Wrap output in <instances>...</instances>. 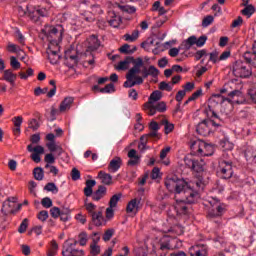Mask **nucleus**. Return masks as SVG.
<instances>
[{"instance_id":"1","label":"nucleus","mask_w":256,"mask_h":256,"mask_svg":"<svg viewBox=\"0 0 256 256\" xmlns=\"http://www.w3.org/2000/svg\"><path fill=\"white\" fill-rule=\"evenodd\" d=\"M166 189L168 191L174 192L175 195L183 194L186 197L187 203H197L201 199L200 191H203L205 184L196 180L194 182L187 183L185 180L173 178H167L165 180Z\"/></svg>"},{"instance_id":"2","label":"nucleus","mask_w":256,"mask_h":256,"mask_svg":"<svg viewBox=\"0 0 256 256\" xmlns=\"http://www.w3.org/2000/svg\"><path fill=\"white\" fill-rule=\"evenodd\" d=\"M44 33L49 42L46 49V55L51 65H57L59 59H61V47L59 43L63 40V26H49L46 27Z\"/></svg>"},{"instance_id":"3","label":"nucleus","mask_w":256,"mask_h":256,"mask_svg":"<svg viewBox=\"0 0 256 256\" xmlns=\"http://www.w3.org/2000/svg\"><path fill=\"white\" fill-rule=\"evenodd\" d=\"M133 63V67L126 74V81L124 82V87L126 89H131L135 85H143V78L139 76L141 73V67H143V58H133L126 57L125 60L118 63L116 66L117 71H125L129 69V64Z\"/></svg>"},{"instance_id":"4","label":"nucleus","mask_w":256,"mask_h":256,"mask_svg":"<svg viewBox=\"0 0 256 256\" xmlns=\"http://www.w3.org/2000/svg\"><path fill=\"white\" fill-rule=\"evenodd\" d=\"M171 235H164L159 242L153 246V252L157 256H167L169 251L172 249H176L177 245V236L176 235H183L184 230L183 227L176 225L168 230Z\"/></svg>"},{"instance_id":"5","label":"nucleus","mask_w":256,"mask_h":256,"mask_svg":"<svg viewBox=\"0 0 256 256\" xmlns=\"http://www.w3.org/2000/svg\"><path fill=\"white\" fill-rule=\"evenodd\" d=\"M244 59L246 62L242 60H238L233 64L232 71L235 77H241L242 79H247V77H251L253 71L251 67L256 69V41L252 46V51H246L244 53Z\"/></svg>"},{"instance_id":"6","label":"nucleus","mask_w":256,"mask_h":256,"mask_svg":"<svg viewBox=\"0 0 256 256\" xmlns=\"http://www.w3.org/2000/svg\"><path fill=\"white\" fill-rule=\"evenodd\" d=\"M205 113L208 119L203 120L196 127L197 133L199 135H202L203 137L209 136L213 131V127L221 126V124H218L217 122H215V119H219V115L215 113V110L211 109V106H208V108H206Z\"/></svg>"},{"instance_id":"7","label":"nucleus","mask_w":256,"mask_h":256,"mask_svg":"<svg viewBox=\"0 0 256 256\" xmlns=\"http://www.w3.org/2000/svg\"><path fill=\"white\" fill-rule=\"evenodd\" d=\"M97 185L95 180H87L84 188L85 197H92L93 201H101L105 195H107V187L100 185L98 189L93 193V187Z\"/></svg>"},{"instance_id":"8","label":"nucleus","mask_w":256,"mask_h":256,"mask_svg":"<svg viewBox=\"0 0 256 256\" xmlns=\"http://www.w3.org/2000/svg\"><path fill=\"white\" fill-rule=\"evenodd\" d=\"M190 149L194 155L198 157H211L215 153L213 145L206 143L203 140H196L190 145Z\"/></svg>"},{"instance_id":"9","label":"nucleus","mask_w":256,"mask_h":256,"mask_svg":"<svg viewBox=\"0 0 256 256\" xmlns=\"http://www.w3.org/2000/svg\"><path fill=\"white\" fill-rule=\"evenodd\" d=\"M185 166L195 171L196 173H203L205 171V160L195 159L191 156H186L184 158Z\"/></svg>"},{"instance_id":"10","label":"nucleus","mask_w":256,"mask_h":256,"mask_svg":"<svg viewBox=\"0 0 256 256\" xmlns=\"http://www.w3.org/2000/svg\"><path fill=\"white\" fill-rule=\"evenodd\" d=\"M218 173L222 179H231L233 177V162L221 159L218 165Z\"/></svg>"},{"instance_id":"11","label":"nucleus","mask_w":256,"mask_h":256,"mask_svg":"<svg viewBox=\"0 0 256 256\" xmlns=\"http://www.w3.org/2000/svg\"><path fill=\"white\" fill-rule=\"evenodd\" d=\"M14 209H15V201H11V199H8L3 202L2 209H1L3 216H0V225H3V223H5L6 217L7 215H9V213H15Z\"/></svg>"},{"instance_id":"12","label":"nucleus","mask_w":256,"mask_h":256,"mask_svg":"<svg viewBox=\"0 0 256 256\" xmlns=\"http://www.w3.org/2000/svg\"><path fill=\"white\" fill-rule=\"evenodd\" d=\"M190 256H208L209 255V247L205 244H197L191 246L189 249Z\"/></svg>"},{"instance_id":"13","label":"nucleus","mask_w":256,"mask_h":256,"mask_svg":"<svg viewBox=\"0 0 256 256\" xmlns=\"http://www.w3.org/2000/svg\"><path fill=\"white\" fill-rule=\"evenodd\" d=\"M210 203L212 205V208L209 209V217H221V215L225 213V206L221 204V202Z\"/></svg>"},{"instance_id":"14","label":"nucleus","mask_w":256,"mask_h":256,"mask_svg":"<svg viewBox=\"0 0 256 256\" xmlns=\"http://www.w3.org/2000/svg\"><path fill=\"white\" fill-rule=\"evenodd\" d=\"M210 203L212 205V208L209 209V217H221V215L225 213V206L221 204V202Z\"/></svg>"},{"instance_id":"15","label":"nucleus","mask_w":256,"mask_h":256,"mask_svg":"<svg viewBox=\"0 0 256 256\" xmlns=\"http://www.w3.org/2000/svg\"><path fill=\"white\" fill-rule=\"evenodd\" d=\"M139 209H141V198L132 199L126 206V212L132 215H137Z\"/></svg>"},{"instance_id":"16","label":"nucleus","mask_w":256,"mask_h":256,"mask_svg":"<svg viewBox=\"0 0 256 256\" xmlns=\"http://www.w3.org/2000/svg\"><path fill=\"white\" fill-rule=\"evenodd\" d=\"M187 203H189L187 202V197H185V200H176L174 209L177 215H187L188 213Z\"/></svg>"},{"instance_id":"17","label":"nucleus","mask_w":256,"mask_h":256,"mask_svg":"<svg viewBox=\"0 0 256 256\" xmlns=\"http://www.w3.org/2000/svg\"><path fill=\"white\" fill-rule=\"evenodd\" d=\"M121 165H123V160L121 157H114L108 165L109 173H117V171L121 169Z\"/></svg>"},{"instance_id":"18","label":"nucleus","mask_w":256,"mask_h":256,"mask_svg":"<svg viewBox=\"0 0 256 256\" xmlns=\"http://www.w3.org/2000/svg\"><path fill=\"white\" fill-rule=\"evenodd\" d=\"M159 75V69L155 66L143 67L142 69V80L147 79V77H157Z\"/></svg>"},{"instance_id":"19","label":"nucleus","mask_w":256,"mask_h":256,"mask_svg":"<svg viewBox=\"0 0 256 256\" xmlns=\"http://www.w3.org/2000/svg\"><path fill=\"white\" fill-rule=\"evenodd\" d=\"M91 217H92V222L96 227H101V225H106L107 223V221L105 220V217H103V212L101 211L93 213Z\"/></svg>"},{"instance_id":"20","label":"nucleus","mask_w":256,"mask_h":256,"mask_svg":"<svg viewBox=\"0 0 256 256\" xmlns=\"http://www.w3.org/2000/svg\"><path fill=\"white\" fill-rule=\"evenodd\" d=\"M24 14L27 15L29 19H31V21H33L34 23H37V21L41 19L39 16V12H37V8L33 6H27V12H24Z\"/></svg>"},{"instance_id":"21","label":"nucleus","mask_w":256,"mask_h":256,"mask_svg":"<svg viewBox=\"0 0 256 256\" xmlns=\"http://www.w3.org/2000/svg\"><path fill=\"white\" fill-rule=\"evenodd\" d=\"M12 122L14 123V129H13L14 135L16 136L21 135V125H23V117L16 116L12 118Z\"/></svg>"},{"instance_id":"22","label":"nucleus","mask_w":256,"mask_h":256,"mask_svg":"<svg viewBox=\"0 0 256 256\" xmlns=\"http://www.w3.org/2000/svg\"><path fill=\"white\" fill-rule=\"evenodd\" d=\"M3 79L13 87L15 85V81H17V74H14L11 70H5Z\"/></svg>"},{"instance_id":"23","label":"nucleus","mask_w":256,"mask_h":256,"mask_svg":"<svg viewBox=\"0 0 256 256\" xmlns=\"http://www.w3.org/2000/svg\"><path fill=\"white\" fill-rule=\"evenodd\" d=\"M98 179H100L101 183H103L104 185H111L113 183V176L104 171H100L98 173Z\"/></svg>"},{"instance_id":"24","label":"nucleus","mask_w":256,"mask_h":256,"mask_svg":"<svg viewBox=\"0 0 256 256\" xmlns=\"http://www.w3.org/2000/svg\"><path fill=\"white\" fill-rule=\"evenodd\" d=\"M73 101L75 99L73 97H66L60 104L59 111L61 113L67 111L68 109H71V105H73Z\"/></svg>"},{"instance_id":"25","label":"nucleus","mask_w":256,"mask_h":256,"mask_svg":"<svg viewBox=\"0 0 256 256\" xmlns=\"http://www.w3.org/2000/svg\"><path fill=\"white\" fill-rule=\"evenodd\" d=\"M196 43V36H190L188 39L184 40L180 44V49H183L184 51H189L191 49L192 45H195Z\"/></svg>"},{"instance_id":"26","label":"nucleus","mask_w":256,"mask_h":256,"mask_svg":"<svg viewBox=\"0 0 256 256\" xmlns=\"http://www.w3.org/2000/svg\"><path fill=\"white\" fill-rule=\"evenodd\" d=\"M161 97H163V93H161V91L156 90L154 92L151 93L149 99H148V104L150 105H155V103H157V101H161Z\"/></svg>"},{"instance_id":"27","label":"nucleus","mask_w":256,"mask_h":256,"mask_svg":"<svg viewBox=\"0 0 256 256\" xmlns=\"http://www.w3.org/2000/svg\"><path fill=\"white\" fill-rule=\"evenodd\" d=\"M245 157H246V161H248V163H255V159H256L255 148L248 147L245 151Z\"/></svg>"},{"instance_id":"28","label":"nucleus","mask_w":256,"mask_h":256,"mask_svg":"<svg viewBox=\"0 0 256 256\" xmlns=\"http://www.w3.org/2000/svg\"><path fill=\"white\" fill-rule=\"evenodd\" d=\"M88 48L91 50V51H96V49L98 47H101V42L99 41V38H97L96 36H91L89 39H88Z\"/></svg>"},{"instance_id":"29","label":"nucleus","mask_w":256,"mask_h":256,"mask_svg":"<svg viewBox=\"0 0 256 256\" xmlns=\"http://www.w3.org/2000/svg\"><path fill=\"white\" fill-rule=\"evenodd\" d=\"M211 101H213L214 103H217L219 105L225 103V101H228V103H233V100L230 98H227L221 94H214L211 97Z\"/></svg>"},{"instance_id":"30","label":"nucleus","mask_w":256,"mask_h":256,"mask_svg":"<svg viewBox=\"0 0 256 256\" xmlns=\"http://www.w3.org/2000/svg\"><path fill=\"white\" fill-rule=\"evenodd\" d=\"M7 52L8 53H16V55H21V53H24L23 49H21V47H19L16 44H13L11 42H8L7 45Z\"/></svg>"},{"instance_id":"31","label":"nucleus","mask_w":256,"mask_h":256,"mask_svg":"<svg viewBox=\"0 0 256 256\" xmlns=\"http://www.w3.org/2000/svg\"><path fill=\"white\" fill-rule=\"evenodd\" d=\"M124 39L129 43L137 41L139 39V30H133L131 34H125Z\"/></svg>"},{"instance_id":"32","label":"nucleus","mask_w":256,"mask_h":256,"mask_svg":"<svg viewBox=\"0 0 256 256\" xmlns=\"http://www.w3.org/2000/svg\"><path fill=\"white\" fill-rule=\"evenodd\" d=\"M27 150L29 151V153H34V154H38V155H43V153H45V148H43V146L38 145L35 146L33 148V145H28Z\"/></svg>"},{"instance_id":"33","label":"nucleus","mask_w":256,"mask_h":256,"mask_svg":"<svg viewBox=\"0 0 256 256\" xmlns=\"http://www.w3.org/2000/svg\"><path fill=\"white\" fill-rule=\"evenodd\" d=\"M120 53H124V55H132V53L137 51V47H133L131 49V46L129 44H124L122 47L119 49Z\"/></svg>"},{"instance_id":"34","label":"nucleus","mask_w":256,"mask_h":256,"mask_svg":"<svg viewBox=\"0 0 256 256\" xmlns=\"http://www.w3.org/2000/svg\"><path fill=\"white\" fill-rule=\"evenodd\" d=\"M121 16L113 14L112 18L108 20V23L111 27L117 28L119 25H121Z\"/></svg>"},{"instance_id":"35","label":"nucleus","mask_w":256,"mask_h":256,"mask_svg":"<svg viewBox=\"0 0 256 256\" xmlns=\"http://www.w3.org/2000/svg\"><path fill=\"white\" fill-rule=\"evenodd\" d=\"M33 173L34 179H36V181H43V177H45V172L43 171V168L37 167L34 169Z\"/></svg>"},{"instance_id":"36","label":"nucleus","mask_w":256,"mask_h":256,"mask_svg":"<svg viewBox=\"0 0 256 256\" xmlns=\"http://www.w3.org/2000/svg\"><path fill=\"white\" fill-rule=\"evenodd\" d=\"M120 11H123L124 13H129L130 15H133V13H136L137 8L135 6H129V5H118Z\"/></svg>"},{"instance_id":"37","label":"nucleus","mask_w":256,"mask_h":256,"mask_svg":"<svg viewBox=\"0 0 256 256\" xmlns=\"http://www.w3.org/2000/svg\"><path fill=\"white\" fill-rule=\"evenodd\" d=\"M162 125H164L166 135H169V133L175 129V125H173V123H169L167 120H162Z\"/></svg>"},{"instance_id":"38","label":"nucleus","mask_w":256,"mask_h":256,"mask_svg":"<svg viewBox=\"0 0 256 256\" xmlns=\"http://www.w3.org/2000/svg\"><path fill=\"white\" fill-rule=\"evenodd\" d=\"M79 20L82 21V23H84V21H86L87 23H93V21H95V18L91 16V13L86 12L80 15Z\"/></svg>"},{"instance_id":"39","label":"nucleus","mask_w":256,"mask_h":256,"mask_svg":"<svg viewBox=\"0 0 256 256\" xmlns=\"http://www.w3.org/2000/svg\"><path fill=\"white\" fill-rule=\"evenodd\" d=\"M121 194H115L111 197L110 202H109V207H117V204L119 201H121Z\"/></svg>"},{"instance_id":"40","label":"nucleus","mask_w":256,"mask_h":256,"mask_svg":"<svg viewBox=\"0 0 256 256\" xmlns=\"http://www.w3.org/2000/svg\"><path fill=\"white\" fill-rule=\"evenodd\" d=\"M255 13V6L248 5L242 10V15H246V17H251Z\"/></svg>"},{"instance_id":"41","label":"nucleus","mask_w":256,"mask_h":256,"mask_svg":"<svg viewBox=\"0 0 256 256\" xmlns=\"http://www.w3.org/2000/svg\"><path fill=\"white\" fill-rule=\"evenodd\" d=\"M160 91H173V84L162 81L159 83Z\"/></svg>"},{"instance_id":"42","label":"nucleus","mask_w":256,"mask_h":256,"mask_svg":"<svg viewBox=\"0 0 256 256\" xmlns=\"http://www.w3.org/2000/svg\"><path fill=\"white\" fill-rule=\"evenodd\" d=\"M44 189L50 193H59V188H57V185H55L53 182L46 184Z\"/></svg>"},{"instance_id":"43","label":"nucleus","mask_w":256,"mask_h":256,"mask_svg":"<svg viewBox=\"0 0 256 256\" xmlns=\"http://www.w3.org/2000/svg\"><path fill=\"white\" fill-rule=\"evenodd\" d=\"M144 107H145V110L148 111L147 114L150 116H153V115H155V113H157L155 104L145 103Z\"/></svg>"},{"instance_id":"44","label":"nucleus","mask_w":256,"mask_h":256,"mask_svg":"<svg viewBox=\"0 0 256 256\" xmlns=\"http://www.w3.org/2000/svg\"><path fill=\"white\" fill-rule=\"evenodd\" d=\"M207 57H209V54L207 53V50H205V49L198 50L195 54L196 61H201V59L207 58Z\"/></svg>"},{"instance_id":"45","label":"nucleus","mask_w":256,"mask_h":256,"mask_svg":"<svg viewBox=\"0 0 256 256\" xmlns=\"http://www.w3.org/2000/svg\"><path fill=\"white\" fill-rule=\"evenodd\" d=\"M78 239H79V244L81 245V247H85V245H87V241H88L87 232H81L78 235Z\"/></svg>"},{"instance_id":"46","label":"nucleus","mask_w":256,"mask_h":256,"mask_svg":"<svg viewBox=\"0 0 256 256\" xmlns=\"http://www.w3.org/2000/svg\"><path fill=\"white\" fill-rule=\"evenodd\" d=\"M247 95L252 103L256 104V87H251L250 89H248Z\"/></svg>"},{"instance_id":"47","label":"nucleus","mask_w":256,"mask_h":256,"mask_svg":"<svg viewBox=\"0 0 256 256\" xmlns=\"http://www.w3.org/2000/svg\"><path fill=\"white\" fill-rule=\"evenodd\" d=\"M28 127L29 129H32V131H37V129H39V122L37 119L32 118L28 121Z\"/></svg>"},{"instance_id":"48","label":"nucleus","mask_w":256,"mask_h":256,"mask_svg":"<svg viewBox=\"0 0 256 256\" xmlns=\"http://www.w3.org/2000/svg\"><path fill=\"white\" fill-rule=\"evenodd\" d=\"M115 92V85L110 83L106 85L104 88L100 89V93H114Z\"/></svg>"},{"instance_id":"49","label":"nucleus","mask_w":256,"mask_h":256,"mask_svg":"<svg viewBox=\"0 0 256 256\" xmlns=\"http://www.w3.org/2000/svg\"><path fill=\"white\" fill-rule=\"evenodd\" d=\"M154 107L159 113H165V111H167V104L165 102H159L156 105L154 104Z\"/></svg>"},{"instance_id":"50","label":"nucleus","mask_w":256,"mask_h":256,"mask_svg":"<svg viewBox=\"0 0 256 256\" xmlns=\"http://www.w3.org/2000/svg\"><path fill=\"white\" fill-rule=\"evenodd\" d=\"M27 227H29V219L26 218L21 222L18 231L20 233H25V231H27Z\"/></svg>"},{"instance_id":"51","label":"nucleus","mask_w":256,"mask_h":256,"mask_svg":"<svg viewBox=\"0 0 256 256\" xmlns=\"http://www.w3.org/2000/svg\"><path fill=\"white\" fill-rule=\"evenodd\" d=\"M209 55V61H211L212 63H219V52L217 51H213L211 52Z\"/></svg>"},{"instance_id":"52","label":"nucleus","mask_w":256,"mask_h":256,"mask_svg":"<svg viewBox=\"0 0 256 256\" xmlns=\"http://www.w3.org/2000/svg\"><path fill=\"white\" fill-rule=\"evenodd\" d=\"M41 205L45 207V209H49L50 207H53V201L49 197H45L41 201Z\"/></svg>"},{"instance_id":"53","label":"nucleus","mask_w":256,"mask_h":256,"mask_svg":"<svg viewBox=\"0 0 256 256\" xmlns=\"http://www.w3.org/2000/svg\"><path fill=\"white\" fill-rule=\"evenodd\" d=\"M15 37H16V39H18V41L21 45H25V36H23V33H21L20 29H16Z\"/></svg>"},{"instance_id":"54","label":"nucleus","mask_w":256,"mask_h":256,"mask_svg":"<svg viewBox=\"0 0 256 256\" xmlns=\"http://www.w3.org/2000/svg\"><path fill=\"white\" fill-rule=\"evenodd\" d=\"M72 181H79L81 179V172L77 168H73L71 171Z\"/></svg>"},{"instance_id":"55","label":"nucleus","mask_w":256,"mask_h":256,"mask_svg":"<svg viewBox=\"0 0 256 256\" xmlns=\"http://www.w3.org/2000/svg\"><path fill=\"white\" fill-rule=\"evenodd\" d=\"M10 65L12 69H20L21 68V63L17 61V58L15 56H12L10 58Z\"/></svg>"},{"instance_id":"56","label":"nucleus","mask_w":256,"mask_h":256,"mask_svg":"<svg viewBox=\"0 0 256 256\" xmlns=\"http://www.w3.org/2000/svg\"><path fill=\"white\" fill-rule=\"evenodd\" d=\"M243 93L240 90H233L230 93H228V99L232 100L235 99V97H242Z\"/></svg>"},{"instance_id":"57","label":"nucleus","mask_w":256,"mask_h":256,"mask_svg":"<svg viewBox=\"0 0 256 256\" xmlns=\"http://www.w3.org/2000/svg\"><path fill=\"white\" fill-rule=\"evenodd\" d=\"M205 43H207V36L203 35V36H200L198 39L196 38V42H195L196 46L203 47Z\"/></svg>"},{"instance_id":"58","label":"nucleus","mask_w":256,"mask_h":256,"mask_svg":"<svg viewBox=\"0 0 256 256\" xmlns=\"http://www.w3.org/2000/svg\"><path fill=\"white\" fill-rule=\"evenodd\" d=\"M44 161L46 163V165H53V163H55V156H53V154H46L44 157Z\"/></svg>"},{"instance_id":"59","label":"nucleus","mask_w":256,"mask_h":256,"mask_svg":"<svg viewBox=\"0 0 256 256\" xmlns=\"http://www.w3.org/2000/svg\"><path fill=\"white\" fill-rule=\"evenodd\" d=\"M39 221H47L49 219V212L47 210H42L38 213Z\"/></svg>"},{"instance_id":"60","label":"nucleus","mask_w":256,"mask_h":256,"mask_svg":"<svg viewBox=\"0 0 256 256\" xmlns=\"http://www.w3.org/2000/svg\"><path fill=\"white\" fill-rule=\"evenodd\" d=\"M45 169H49V173H52L54 176L59 175V169L56 166L46 164Z\"/></svg>"},{"instance_id":"61","label":"nucleus","mask_w":256,"mask_h":256,"mask_svg":"<svg viewBox=\"0 0 256 256\" xmlns=\"http://www.w3.org/2000/svg\"><path fill=\"white\" fill-rule=\"evenodd\" d=\"M213 21H214L213 16H211V15L206 16L202 21V27H209V25H211V23H213Z\"/></svg>"},{"instance_id":"62","label":"nucleus","mask_w":256,"mask_h":256,"mask_svg":"<svg viewBox=\"0 0 256 256\" xmlns=\"http://www.w3.org/2000/svg\"><path fill=\"white\" fill-rule=\"evenodd\" d=\"M85 208L88 211V213H90L91 216L93 215V213H97L95 212V209H97V206L93 203H86Z\"/></svg>"},{"instance_id":"63","label":"nucleus","mask_w":256,"mask_h":256,"mask_svg":"<svg viewBox=\"0 0 256 256\" xmlns=\"http://www.w3.org/2000/svg\"><path fill=\"white\" fill-rule=\"evenodd\" d=\"M115 231L113 229H108L104 235H103V240L104 241H111V237H113V234Z\"/></svg>"},{"instance_id":"64","label":"nucleus","mask_w":256,"mask_h":256,"mask_svg":"<svg viewBox=\"0 0 256 256\" xmlns=\"http://www.w3.org/2000/svg\"><path fill=\"white\" fill-rule=\"evenodd\" d=\"M50 215L54 219H57V217H60L61 215V210L58 207H53L52 209H50Z\"/></svg>"}]
</instances>
